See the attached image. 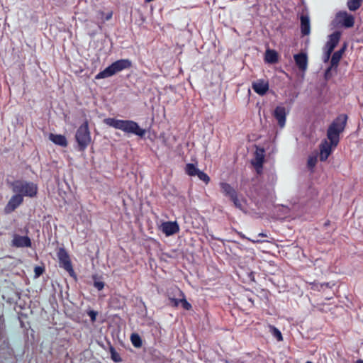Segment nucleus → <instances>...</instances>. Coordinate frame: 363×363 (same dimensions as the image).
<instances>
[{"instance_id":"f257e3e1","label":"nucleus","mask_w":363,"mask_h":363,"mask_svg":"<svg viewBox=\"0 0 363 363\" xmlns=\"http://www.w3.org/2000/svg\"><path fill=\"white\" fill-rule=\"evenodd\" d=\"M104 123L116 129L121 130L128 134H134L143 138L146 130L141 128L138 123L131 120H119L113 118H105Z\"/></svg>"},{"instance_id":"f03ea898","label":"nucleus","mask_w":363,"mask_h":363,"mask_svg":"<svg viewBox=\"0 0 363 363\" xmlns=\"http://www.w3.org/2000/svg\"><path fill=\"white\" fill-rule=\"evenodd\" d=\"M347 121L346 114L338 116L330 124L327 130V137L329 142L336 147L340 140V134L344 130Z\"/></svg>"},{"instance_id":"7ed1b4c3","label":"nucleus","mask_w":363,"mask_h":363,"mask_svg":"<svg viewBox=\"0 0 363 363\" xmlns=\"http://www.w3.org/2000/svg\"><path fill=\"white\" fill-rule=\"evenodd\" d=\"M347 121L346 114L338 116L330 124L327 130V137L329 142L336 147L340 140V134L344 130Z\"/></svg>"},{"instance_id":"20e7f679","label":"nucleus","mask_w":363,"mask_h":363,"mask_svg":"<svg viewBox=\"0 0 363 363\" xmlns=\"http://www.w3.org/2000/svg\"><path fill=\"white\" fill-rule=\"evenodd\" d=\"M12 191L16 194L23 196L33 197L37 194V185L32 182H27L23 180H16L9 183Z\"/></svg>"},{"instance_id":"39448f33","label":"nucleus","mask_w":363,"mask_h":363,"mask_svg":"<svg viewBox=\"0 0 363 363\" xmlns=\"http://www.w3.org/2000/svg\"><path fill=\"white\" fill-rule=\"evenodd\" d=\"M131 67V62L127 59L118 60L113 62L103 71L99 72L96 76V79H105L113 76L114 74L128 69Z\"/></svg>"},{"instance_id":"423d86ee","label":"nucleus","mask_w":363,"mask_h":363,"mask_svg":"<svg viewBox=\"0 0 363 363\" xmlns=\"http://www.w3.org/2000/svg\"><path fill=\"white\" fill-rule=\"evenodd\" d=\"M75 139L77 143V149L80 151H84L91 143V133L86 121L77 129L75 134Z\"/></svg>"},{"instance_id":"0eeeda50","label":"nucleus","mask_w":363,"mask_h":363,"mask_svg":"<svg viewBox=\"0 0 363 363\" xmlns=\"http://www.w3.org/2000/svg\"><path fill=\"white\" fill-rule=\"evenodd\" d=\"M335 23L337 25H341L345 28H351L354 26V18L346 11H340L336 14Z\"/></svg>"},{"instance_id":"6e6552de","label":"nucleus","mask_w":363,"mask_h":363,"mask_svg":"<svg viewBox=\"0 0 363 363\" xmlns=\"http://www.w3.org/2000/svg\"><path fill=\"white\" fill-rule=\"evenodd\" d=\"M57 257L59 259L60 266L63 267L69 273H73L72 266L69 259V257L64 248H60L57 252Z\"/></svg>"},{"instance_id":"1a4fd4ad","label":"nucleus","mask_w":363,"mask_h":363,"mask_svg":"<svg viewBox=\"0 0 363 363\" xmlns=\"http://www.w3.org/2000/svg\"><path fill=\"white\" fill-rule=\"evenodd\" d=\"M294 59L296 65L302 73V77H303L304 73L306 72L308 67L307 53L305 52H301L300 53L295 54L294 55Z\"/></svg>"},{"instance_id":"9d476101","label":"nucleus","mask_w":363,"mask_h":363,"mask_svg":"<svg viewBox=\"0 0 363 363\" xmlns=\"http://www.w3.org/2000/svg\"><path fill=\"white\" fill-rule=\"evenodd\" d=\"M252 88L259 96H264L269 91V85L268 81L260 79L252 82Z\"/></svg>"},{"instance_id":"9b49d317","label":"nucleus","mask_w":363,"mask_h":363,"mask_svg":"<svg viewBox=\"0 0 363 363\" xmlns=\"http://www.w3.org/2000/svg\"><path fill=\"white\" fill-rule=\"evenodd\" d=\"M11 245L15 247H31L32 242L29 237L13 235Z\"/></svg>"},{"instance_id":"f8f14e48","label":"nucleus","mask_w":363,"mask_h":363,"mask_svg":"<svg viewBox=\"0 0 363 363\" xmlns=\"http://www.w3.org/2000/svg\"><path fill=\"white\" fill-rule=\"evenodd\" d=\"M273 116L278 122L281 128H284L286 123V112L285 107L278 106L274 111Z\"/></svg>"},{"instance_id":"ddd939ff","label":"nucleus","mask_w":363,"mask_h":363,"mask_svg":"<svg viewBox=\"0 0 363 363\" xmlns=\"http://www.w3.org/2000/svg\"><path fill=\"white\" fill-rule=\"evenodd\" d=\"M23 199L21 194L13 195L9 201L5 208V211L7 213L13 212L18 206L23 203Z\"/></svg>"},{"instance_id":"4468645a","label":"nucleus","mask_w":363,"mask_h":363,"mask_svg":"<svg viewBox=\"0 0 363 363\" xmlns=\"http://www.w3.org/2000/svg\"><path fill=\"white\" fill-rule=\"evenodd\" d=\"M333 147H335L331 143L324 140L320 145V160L325 161L332 152Z\"/></svg>"},{"instance_id":"2eb2a0df","label":"nucleus","mask_w":363,"mask_h":363,"mask_svg":"<svg viewBox=\"0 0 363 363\" xmlns=\"http://www.w3.org/2000/svg\"><path fill=\"white\" fill-rule=\"evenodd\" d=\"M264 160V151L263 149H257L255 152V158L252 162V164L255 167L258 174H260L262 170V164Z\"/></svg>"},{"instance_id":"dca6fc26","label":"nucleus","mask_w":363,"mask_h":363,"mask_svg":"<svg viewBox=\"0 0 363 363\" xmlns=\"http://www.w3.org/2000/svg\"><path fill=\"white\" fill-rule=\"evenodd\" d=\"M162 230L167 236L179 232V228L177 222H164L162 224Z\"/></svg>"},{"instance_id":"f3484780","label":"nucleus","mask_w":363,"mask_h":363,"mask_svg":"<svg viewBox=\"0 0 363 363\" xmlns=\"http://www.w3.org/2000/svg\"><path fill=\"white\" fill-rule=\"evenodd\" d=\"M301 30L303 35H306L310 33L311 31V25L309 17L307 14H304L303 13L301 15Z\"/></svg>"},{"instance_id":"a211bd4d","label":"nucleus","mask_w":363,"mask_h":363,"mask_svg":"<svg viewBox=\"0 0 363 363\" xmlns=\"http://www.w3.org/2000/svg\"><path fill=\"white\" fill-rule=\"evenodd\" d=\"M279 55L276 50L267 49L265 52L264 60L267 63L274 64L278 62Z\"/></svg>"},{"instance_id":"6ab92c4d","label":"nucleus","mask_w":363,"mask_h":363,"mask_svg":"<svg viewBox=\"0 0 363 363\" xmlns=\"http://www.w3.org/2000/svg\"><path fill=\"white\" fill-rule=\"evenodd\" d=\"M49 139L55 144L60 145L62 147H66L67 141L66 138L62 135H55L50 133L49 135Z\"/></svg>"},{"instance_id":"aec40b11","label":"nucleus","mask_w":363,"mask_h":363,"mask_svg":"<svg viewBox=\"0 0 363 363\" xmlns=\"http://www.w3.org/2000/svg\"><path fill=\"white\" fill-rule=\"evenodd\" d=\"M220 186L225 196H228L230 199L237 194L236 191L226 182H220Z\"/></svg>"},{"instance_id":"412c9836","label":"nucleus","mask_w":363,"mask_h":363,"mask_svg":"<svg viewBox=\"0 0 363 363\" xmlns=\"http://www.w3.org/2000/svg\"><path fill=\"white\" fill-rule=\"evenodd\" d=\"M345 48L346 47H342L340 50L333 53L330 61L331 67L328 69H330L333 67H336L337 66L339 61L345 52Z\"/></svg>"},{"instance_id":"4be33fe9","label":"nucleus","mask_w":363,"mask_h":363,"mask_svg":"<svg viewBox=\"0 0 363 363\" xmlns=\"http://www.w3.org/2000/svg\"><path fill=\"white\" fill-rule=\"evenodd\" d=\"M341 36V32L336 30L329 35L326 45H337Z\"/></svg>"},{"instance_id":"5701e85b","label":"nucleus","mask_w":363,"mask_h":363,"mask_svg":"<svg viewBox=\"0 0 363 363\" xmlns=\"http://www.w3.org/2000/svg\"><path fill=\"white\" fill-rule=\"evenodd\" d=\"M230 200L233 202L237 208L242 211H246V203L244 200H240L238 197V194L230 198Z\"/></svg>"},{"instance_id":"b1692460","label":"nucleus","mask_w":363,"mask_h":363,"mask_svg":"<svg viewBox=\"0 0 363 363\" xmlns=\"http://www.w3.org/2000/svg\"><path fill=\"white\" fill-rule=\"evenodd\" d=\"M200 170L191 163H188L185 167V172L191 177L197 176Z\"/></svg>"},{"instance_id":"393cba45","label":"nucleus","mask_w":363,"mask_h":363,"mask_svg":"<svg viewBox=\"0 0 363 363\" xmlns=\"http://www.w3.org/2000/svg\"><path fill=\"white\" fill-rule=\"evenodd\" d=\"M176 292L178 294L179 297H182L181 305L186 310H190L191 305L186 301L184 293L179 289H176Z\"/></svg>"},{"instance_id":"a878e982","label":"nucleus","mask_w":363,"mask_h":363,"mask_svg":"<svg viewBox=\"0 0 363 363\" xmlns=\"http://www.w3.org/2000/svg\"><path fill=\"white\" fill-rule=\"evenodd\" d=\"M268 328L269 332L278 341L280 342L283 340L282 335L279 329H277L276 327L272 325H269Z\"/></svg>"},{"instance_id":"bb28decb","label":"nucleus","mask_w":363,"mask_h":363,"mask_svg":"<svg viewBox=\"0 0 363 363\" xmlns=\"http://www.w3.org/2000/svg\"><path fill=\"white\" fill-rule=\"evenodd\" d=\"M362 1V0H348V9L352 11L357 10L360 7Z\"/></svg>"},{"instance_id":"cd10ccee","label":"nucleus","mask_w":363,"mask_h":363,"mask_svg":"<svg viewBox=\"0 0 363 363\" xmlns=\"http://www.w3.org/2000/svg\"><path fill=\"white\" fill-rule=\"evenodd\" d=\"M130 340L132 344L135 347H140L142 346V340L139 335L133 333L131 335Z\"/></svg>"},{"instance_id":"c85d7f7f","label":"nucleus","mask_w":363,"mask_h":363,"mask_svg":"<svg viewBox=\"0 0 363 363\" xmlns=\"http://www.w3.org/2000/svg\"><path fill=\"white\" fill-rule=\"evenodd\" d=\"M110 353H111V359L115 362H121L122 361V359L120 356V354L116 352V350L113 347H111L110 349Z\"/></svg>"},{"instance_id":"c756f323","label":"nucleus","mask_w":363,"mask_h":363,"mask_svg":"<svg viewBox=\"0 0 363 363\" xmlns=\"http://www.w3.org/2000/svg\"><path fill=\"white\" fill-rule=\"evenodd\" d=\"M197 177H199V179L201 181H203V182H205L206 184H208L210 181V177L205 173L203 172V171H201L199 172Z\"/></svg>"},{"instance_id":"7c9ffc66","label":"nucleus","mask_w":363,"mask_h":363,"mask_svg":"<svg viewBox=\"0 0 363 363\" xmlns=\"http://www.w3.org/2000/svg\"><path fill=\"white\" fill-rule=\"evenodd\" d=\"M169 300L170 301L171 305L174 307H178L181 303L182 297H179L178 298L169 297Z\"/></svg>"},{"instance_id":"2f4dec72","label":"nucleus","mask_w":363,"mask_h":363,"mask_svg":"<svg viewBox=\"0 0 363 363\" xmlns=\"http://www.w3.org/2000/svg\"><path fill=\"white\" fill-rule=\"evenodd\" d=\"M34 272H35V276L34 277L35 278H38L40 275L43 274V273L44 272V268L43 267H41L40 266H36L35 268H34Z\"/></svg>"},{"instance_id":"473e14b6","label":"nucleus","mask_w":363,"mask_h":363,"mask_svg":"<svg viewBox=\"0 0 363 363\" xmlns=\"http://www.w3.org/2000/svg\"><path fill=\"white\" fill-rule=\"evenodd\" d=\"M311 284L314 286L313 288H315L318 290H320V289H323L324 287H329V283H323V284L312 283Z\"/></svg>"},{"instance_id":"72a5a7b5","label":"nucleus","mask_w":363,"mask_h":363,"mask_svg":"<svg viewBox=\"0 0 363 363\" xmlns=\"http://www.w3.org/2000/svg\"><path fill=\"white\" fill-rule=\"evenodd\" d=\"M334 48L335 47H329V49L328 50V51L325 52V54L324 55V58H323L324 62L328 61L330 54L333 51Z\"/></svg>"},{"instance_id":"f704fd0d","label":"nucleus","mask_w":363,"mask_h":363,"mask_svg":"<svg viewBox=\"0 0 363 363\" xmlns=\"http://www.w3.org/2000/svg\"><path fill=\"white\" fill-rule=\"evenodd\" d=\"M94 286L99 290L101 291L104 287V283L101 281H95L94 283Z\"/></svg>"},{"instance_id":"c9c22d12","label":"nucleus","mask_w":363,"mask_h":363,"mask_svg":"<svg viewBox=\"0 0 363 363\" xmlns=\"http://www.w3.org/2000/svg\"><path fill=\"white\" fill-rule=\"evenodd\" d=\"M88 315L91 318V322H94L96 318L97 313L94 311H88Z\"/></svg>"},{"instance_id":"e433bc0d","label":"nucleus","mask_w":363,"mask_h":363,"mask_svg":"<svg viewBox=\"0 0 363 363\" xmlns=\"http://www.w3.org/2000/svg\"><path fill=\"white\" fill-rule=\"evenodd\" d=\"M315 162H316V159L313 158V157H311V158L308 159V164L311 167H313L315 166Z\"/></svg>"},{"instance_id":"4c0bfd02","label":"nucleus","mask_w":363,"mask_h":363,"mask_svg":"<svg viewBox=\"0 0 363 363\" xmlns=\"http://www.w3.org/2000/svg\"><path fill=\"white\" fill-rule=\"evenodd\" d=\"M111 16H112V13H109L107 16H106V19L108 20L109 18H111Z\"/></svg>"},{"instance_id":"58836bf2","label":"nucleus","mask_w":363,"mask_h":363,"mask_svg":"<svg viewBox=\"0 0 363 363\" xmlns=\"http://www.w3.org/2000/svg\"><path fill=\"white\" fill-rule=\"evenodd\" d=\"M251 240L252 242H255H255H259V240Z\"/></svg>"},{"instance_id":"ea45409f","label":"nucleus","mask_w":363,"mask_h":363,"mask_svg":"<svg viewBox=\"0 0 363 363\" xmlns=\"http://www.w3.org/2000/svg\"><path fill=\"white\" fill-rule=\"evenodd\" d=\"M259 236L265 237V236H266V235H265V234H264V233H259Z\"/></svg>"},{"instance_id":"a19ab883","label":"nucleus","mask_w":363,"mask_h":363,"mask_svg":"<svg viewBox=\"0 0 363 363\" xmlns=\"http://www.w3.org/2000/svg\"><path fill=\"white\" fill-rule=\"evenodd\" d=\"M357 363H363V361L362 360H358Z\"/></svg>"},{"instance_id":"79ce46f5","label":"nucleus","mask_w":363,"mask_h":363,"mask_svg":"<svg viewBox=\"0 0 363 363\" xmlns=\"http://www.w3.org/2000/svg\"><path fill=\"white\" fill-rule=\"evenodd\" d=\"M306 363H313V362H311V361H308V362H306Z\"/></svg>"}]
</instances>
